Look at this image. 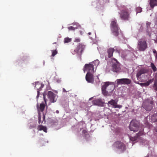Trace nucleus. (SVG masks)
<instances>
[{"instance_id":"1","label":"nucleus","mask_w":157,"mask_h":157,"mask_svg":"<svg viewBox=\"0 0 157 157\" xmlns=\"http://www.w3.org/2000/svg\"><path fill=\"white\" fill-rule=\"evenodd\" d=\"M99 63V61L96 60L89 64H86L84 66V71H87L88 72L93 73L94 72V68L96 67Z\"/></svg>"},{"instance_id":"2","label":"nucleus","mask_w":157,"mask_h":157,"mask_svg":"<svg viewBox=\"0 0 157 157\" xmlns=\"http://www.w3.org/2000/svg\"><path fill=\"white\" fill-rule=\"evenodd\" d=\"M110 27L113 34L115 36H118L119 34V28L116 19L111 22Z\"/></svg>"},{"instance_id":"3","label":"nucleus","mask_w":157,"mask_h":157,"mask_svg":"<svg viewBox=\"0 0 157 157\" xmlns=\"http://www.w3.org/2000/svg\"><path fill=\"white\" fill-rule=\"evenodd\" d=\"M121 19L124 21H128L130 18V13L127 9L121 10L119 13Z\"/></svg>"},{"instance_id":"4","label":"nucleus","mask_w":157,"mask_h":157,"mask_svg":"<svg viewBox=\"0 0 157 157\" xmlns=\"http://www.w3.org/2000/svg\"><path fill=\"white\" fill-rule=\"evenodd\" d=\"M138 48L140 51H144L147 48V44L146 40L143 39H140L138 42Z\"/></svg>"},{"instance_id":"5","label":"nucleus","mask_w":157,"mask_h":157,"mask_svg":"<svg viewBox=\"0 0 157 157\" xmlns=\"http://www.w3.org/2000/svg\"><path fill=\"white\" fill-rule=\"evenodd\" d=\"M140 123L136 120H132L130 123V130L134 132L138 131L139 129Z\"/></svg>"},{"instance_id":"6","label":"nucleus","mask_w":157,"mask_h":157,"mask_svg":"<svg viewBox=\"0 0 157 157\" xmlns=\"http://www.w3.org/2000/svg\"><path fill=\"white\" fill-rule=\"evenodd\" d=\"M114 145L119 150L121 151L124 152L126 149L125 145L122 142L117 141L115 142Z\"/></svg>"},{"instance_id":"7","label":"nucleus","mask_w":157,"mask_h":157,"mask_svg":"<svg viewBox=\"0 0 157 157\" xmlns=\"http://www.w3.org/2000/svg\"><path fill=\"white\" fill-rule=\"evenodd\" d=\"M153 103V101H151L149 102L148 101H146L143 103V107L147 111H150L152 109Z\"/></svg>"},{"instance_id":"8","label":"nucleus","mask_w":157,"mask_h":157,"mask_svg":"<svg viewBox=\"0 0 157 157\" xmlns=\"http://www.w3.org/2000/svg\"><path fill=\"white\" fill-rule=\"evenodd\" d=\"M114 60L116 62L112 65V71L113 72H119L121 70L120 63L117 61L116 59H114Z\"/></svg>"},{"instance_id":"9","label":"nucleus","mask_w":157,"mask_h":157,"mask_svg":"<svg viewBox=\"0 0 157 157\" xmlns=\"http://www.w3.org/2000/svg\"><path fill=\"white\" fill-rule=\"evenodd\" d=\"M47 96L51 102H55L56 101V100L55 99L56 95L52 92L51 91H48Z\"/></svg>"},{"instance_id":"10","label":"nucleus","mask_w":157,"mask_h":157,"mask_svg":"<svg viewBox=\"0 0 157 157\" xmlns=\"http://www.w3.org/2000/svg\"><path fill=\"white\" fill-rule=\"evenodd\" d=\"M117 83L121 84H128L131 83V80L128 78H121L117 80Z\"/></svg>"},{"instance_id":"11","label":"nucleus","mask_w":157,"mask_h":157,"mask_svg":"<svg viewBox=\"0 0 157 157\" xmlns=\"http://www.w3.org/2000/svg\"><path fill=\"white\" fill-rule=\"evenodd\" d=\"M86 79L88 82L93 83L94 78L92 73L87 72L86 76Z\"/></svg>"},{"instance_id":"12","label":"nucleus","mask_w":157,"mask_h":157,"mask_svg":"<svg viewBox=\"0 0 157 157\" xmlns=\"http://www.w3.org/2000/svg\"><path fill=\"white\" fill-rule=\"evenodd\" d=\"M44 86L43 84H42L40 83L37 82L36 83L35 86V87L36 88L37 90V94L36 96V98L38 99L40 95V91L43 87Z\"/></svg>"},{"instance_id":"13","label":"nucleus","mask_w":157,"mask_h":157,"mask_svg":"<svg viewBox=\"0 0 157 157\" xmlns=\"http://www.w3.org/2000/svg\"><path fill=\"white\" fill-rule=\"evenodd\" d=\"M85 47V46L84 45H82L81 44H79L77 47L75 51L78 53L82 54Z\"/></svg>"},{"instance_id":"14","label":"nucleus","mask_w":157,"mask_h":157,"mask_svg":"<svg viewBox=\"0 0 157 157\" xmlns=\"http://www.w3.org/2000/svg\"><path fill=\"white\" fill-rule=\"evenodd\" d=\"M45 108V105L42 103L40 104V106H39L38 103H37L36 105V108L38 111V113L40 112H43Z\"/></svg>"},{"instance_id":"15","label":"nucleus","mask_w":157,"mask_h":157,"mask_svg":"<svg viewBox=\"0 0 157 157\" xmlns=\"http://www.w3.org/2000/svg\"><path fill=\"white\" fill-rule=\"evenodd\" d=\"M108 104L112 105L113 107L115 108H120L122 107L121 105H117V102L113 99H112L110 101H109Z\"/></svg>"},{"instance_id":"16","label":"nucleus","mask_w":157,"mask_h":157,"mask_svg":"<svg viewBox=\"0 0 157 157\" xmlns=\"http://www.w3.org/2000/svg\"><path fill=\"white\" fill-rule=\"evenodd\" d=\"M92 102L94 105H101L103 104V102L100 98L94 100Z\"/></svg>"},{"instance_id":"17","label":"nucleus","mask_w":157,"mask_h":157,"mask_svg":"<svg viewBox=\"0 0 157 157\" xmlns=\"http://www.w3.org/2000/svg\"><path fill=\"white\" fill-rule=\"evenodd\" d=\"M108 87L110 88H113V86L109 85V82H105L104 83V84L103 85L101 89H103L104 90L105 89H107V91H109V92H110L111 91H110L109 89H107V88Z\"/></svg>"},{"instance_id":"18","label":"nucleus","mask_w":157,"mask_h":157,"mask_svg":"<svg viewBox=\"0 0 157 157\" xmlns=\"http://www.w3.org/2000/svg\"><path fill=\"white\" fill-rule=\"evenodd\" d=\"M149 3L151 7L153 8L154 6H157V0H150Z\"/></svg>"},{"instance_id":"19","label":"nucleus","mask_w":157,"mask_h":157,"mask_svg":"<svg viewBox=\"0 0 157 157\" xmlns=\"http://www.w3.org/2000/svg\"><path fill=\"white\" fill-rule=\"evenodd\" d=\"M114 50L113 48H109L107 51V53L108 54V57L109 58L113 56V53Z\"/></svg>"},{"instance_id":"20","label":"nucleus","mask_w":157,"mask_h":157,"mask_svg":"<svg viewBox=\"0 0 157 157\" xmlns=\"http://www.w3.org/2000/svg\"><path fill=\"white\" fill-rule=\"evenodd\" d=\"M37 129L40 131L43 130L45 132H47V128L45 126L41 125H39L38 126Z\"/></svg>"},{"instance_id":"21","label":"nucleus","mask_w":157,"mask_h":157,"mask_svg":"<svg viewBox=\"0 0 157 157\" xmlns=\"http://www.w3.org/2000/svg\"><path fill=\"white\" fill-rule=\"evenodd\" d=\"M153 80V79H151L146 82L142 83H141V86H149L151 83L152 82Z\"/></svg>"},{"instance_id":"22","label":"nucleus","mask_w":157,"mask_h":157,"mask_svg":"<svg viewBox=\"0 0 157 157\" xmlns=\"http://www.w3.org/2000/svg\"><path fill=\"white\" fill-rule=\"evenodd\" d=\"M143 134V132L142 131H140L139 132L136 134V136L135 138L133 140L132 139V138H130V140L132 141H135L136 140V138H138L140 136L142 135Z\"/></svg>"},{"instance_id":"23","label":"nucleus","mask_w":157,"mask_h":157,"mask_svg":"<svg viewBox=\"0 0 157 157\" xmlns=\"http://www.w3.org/2000/svg\"><path fill=\"white\" fill-rule=\"evenodd\" d=\"M151 120L154 122L157 121V113L153 115L151 117Z\"/></svg>"},{"instance_id":"24","label":"nucleus","mask_w":157,"mask_h":157,"mask_svg":"<svg viewBox=\"0 0 157 157\" xmlns=\"http://www.w3.org/2000/svg\"><path fill=\"white\" fill-rule=\"evenodd\" d=\"M145 73V71L144 70H140L137 74L136 76L137 78L139 77L142 74Z\"/></svg>"},{"instance_id":"25","label":"nucleus","mask_w":157,"mask_h":157,"mask_svg":"<svg viewBox=\"0 0 157 157\" xmlns=\"http://www.w3.org/2000/svg\"><path fill=\"white\" fill-rule=\"evenodd\" d=\"M51 52H52V54L51 56V57H54L58 53V51L56 49L55 50H52Z\"/></svg>"},{"instance_id":"26","label":"nucleus","mask_w":157,"mask_h":157,"mask_svg":"<svg viewBox=\"0 0 157 157\" xmlns=\"http://www.w3.org/2000/svg\"><path fill=\"white\" fill-rule=\"evenodd\" d=\"M71 41V39L68 37L65 38L64 40V42L65 43L70 42Z\"/></svg>"},{"instance_id":"27","label":"nucleus","mask_w":157,"mask_h":157,"mask_svg":"<svg viewBox=\"0 0 157 157\" xmlns=\"http://www.w3.org/2000/svg\"><path fill=\"white\" fill-rule=\"evenodd\" d=\"M151 67L153 71L154 72L157 70V68L154 64L153 63H151Z\"/></svg>"},{"instance_id":"28","label":"nucleus","mask_w":157,"mask_h":157,"mask_svg":"<svg viewBox=\"0 0 157 157\" xmlns=\"http://www.w3.org/2000/svg\"><path fill=\"white\" fill-rule=\"evenodd\" d=\"M153 87L154 90L157 91V80H155Z\"/></svg>"},{"instance_id":"29","label":"nucleus","mask_w":157,"mask_h":157,"mask_svg":"<svg viewBox=\"0 0 157 157\" xmlns=\"http://www.w3.org/2000/svg\"><path fill=\"white\" fill-rule=\"evenodd\" d=\"M102 93L105 95H107L108 94V91H106V90L105 89L104 90L103 89H101Z\"/></svg>"},{"instance_id":"30","label":"nucleus","mask_w":157,"mask_h":157,"mask_svg":"<svg viewBox=\"0 0 157 157\" xmlns=\"http://www.w3.org/2000/svg\"><path fill=\"white\" fill-rule=\"evenodd\" d=\"M136 10L137 13H140L142 11V8L139 7L137 8Z\"/></svg>"},{"instance_id":"31","label":"nucleus","mask_w":157,"mask_h":157,"mask_svg":"<svg viewBox=\"0 0 157 157\" xmlns=\"http://www.w3.org/2000/svg\"><path fill=\"white\" fill-rule=\"evenodd\" d=\"M77 28L71 26L68 27V29L69 30H75Z\"/></svg>"},{"instance_id":"32","label":"nucleus","mask_w":157,"mask_h":157,"mask_svg":"<svg viewBox=\"0 0 157 157\" xmlns=\"http://www.w3.org/2000/svg\"><path fill=\"white\" fill-rule=\"evenodd\" d=\"M38 114L39 115L38 116V123L40 124L41 122V116H40V112H39L38 113Z\"/></svg>"},{"instance_id":"33","label":"nucleus","mask_w":157,"mask_h":157,"mask_svg":"<svg viewBox=\"0 0 157 157\" xmlns=\"http://www.w3.org/2000/svg\"><path fill=\"white\" fill-rule=\"evenodd\" d=\"M74 41L75 42H79L80 41V39L79 38H76L75 39Z\"/></svg>"},{"instance_id":"34","label":"nucleus","mask_w":157,"mask_h":157,"mask_svg":"<svg viewBox=\"0 0 157 157\" xmlns=\"http://www.w3.org/2000/svg\"><path fill=\"white\" fill-rule=\"evenodd\" d=\"M43 95L44 99V100L45 104H46L47 99H46L45 95L44 94H43Z\"/></svg>"},{"instance_id":"35","label":"nucleus","mask_w":157,"mask_h":157,"mask_svg":"<svg viewBox=\"0 0 157 157\" xmlns=\"http://www.w3.org/2000/svg\"><path fill=\"white\" fill-rule=\"evenodd\" d=\"M43 121H42V122H43V121H44V122H45V115H44V114H43Z\"/></svg>"},{"instance_id":"36","label":"nucleus","mask_w":157,"mask_h":157,"mask_svg":"<svg viewBox=\"0 0 157 157\" xmlns=\"http://www.w3.org/2000/svg\"><path fill=\"white\" fill-rule=\"evenodd\" d=\"M153 52L154 53H156L157 52H156V50L155 49L153 50Z\"/></svg>"},{"instance_id":"37","label":"nucleus","mask_w":157,"mask_h":157,"mask_svg":"<svg viewBox=\"0 0 157 157\" xmlns=\"http://www.w3.org/2000/svg\"><path fill=\"white\" fill-rule=\"evenodd\" d=\"M155 57V59H156V60L157 61V52L156 53V54Z\"/></svg>"},{"instance_id":"38","label":"nucleus","mask_w":157,"mask_h":157,"mask_svg":"<svg viewBox=\"0 0 157 157\" xmlns=\"http://www.w3.org/2000/svg\"><path fill=\"white\" fill-rule=\"evenodd\" d=\"M155 77L156 78V80H157V73H156L155 75Z\"/></svg>"},{"instance_id":"39","label":"nucleus","mask_w":157,"mask_h":157,"mask_svg":"<svg viewBox=\"0 0 157 157\" xmlns=\"http://www.w3.org/2000/svg\"><path fill=\"white\" fill-rule=\"evenodd\" d=\"M37 87L39 89V88L40 87V86L38 85L37 86Z\"/></svg>"},{"instance_id":"40","label":"nucleus","mask_w":157,"mask_h":157,"mask_svg":"<svg viewBox=\"0 0 157 157\" xmlns=\"http://www.w3.org/2000/svg\"><path fill=\"white\" fill-rule=\"evenodd\" d=\"M93 98V97H92V98H90V99H89V100H90V101Z\"/></svg>"},{"instance_id":"41","label":"nucleus","mask_w":157,"mask_h":157,"mask_svg":"<svg viewBox=\"0 0 157 157\" xmlns=\"http://www.w3.org/2000/svg\"><path fill=\"white\" fill-rule=\"evenodd\" d=\"M91 34V32H89L88 33V34L89 35H90Z\"/></svg>"},{"instance_id":"42","label":"nucleus","mask_w":157,"mask_h":157,"mask_svg":"<svg viewBox=\"0 0 157 157\" xmlns=\"http://www.w3.org/2000/svg\"><path fill=\"white\" fill-rule=\"evenodd\" d=\"M63 91H64V92H67V91L65 90V89H63Z\"/></svg>"},{"instance_id":"43","label":"nucleus","mask_w":157,"mask_h":157,"mask_svg":"<svg viewBox=\"0 0 157 157\" xmlns=\"http://www.w3.org/2000/svg\"><path fill=\"white\" fill-rule=\"evenodd\" d=\"M56 112L57 113H59V111L58 110H56Z\"/></svg>"},{"instance_id":"44","label":"nucleus","mask_w":157,"mask_h":157,"mask_svg":"<svg viewBox=\"0 0 157 157\" xmlns=\"http://www.w3.org/2000/svg\"><path fill=\"white\" fill-rule=\"evenodd\" d=\"M80 33H81V35H82V31H81V32H80Z\"/></svg>"},{"instance_id":"45","label":"nucleus","mask_w":157,"mask_h":157,"mask_svg":"<svg viewBox=\"0 0 157 157\" xmlns=\"http://www.w3.org/2000/svg\"><path fill=\"white\" fill-rule=\"evenodd\" d=\"M56 42H55V43H53V44H56Z\"/></svg>"},{"instance_id":"46","label":"nucleus","mask_w":157,"mask_h":157,"mask_svg":"<svg viewBox=\"0 0 157 157\" xmlns=\"http://www.w3.org/2000/svg\"><path fill=\"white\" fill-rule=\"evenodd\" d=\"M36 127V125H35L34 126V127ZM34 128V127H33Z\"/></svg>"},{"instance_id":"47","label":"nucleus","mask_w":157,"mask_h":157,"mask_svg":"<svg viewBox=\"0 0 157 157\" xmlns=\"http://www.w3.org/2000/svg\"><path fill=\"white\" fill-rule=\"evenodd\" d=\"M113 90V89H112L111 90V91H112Z\"/></svg>"}]
</instances>
